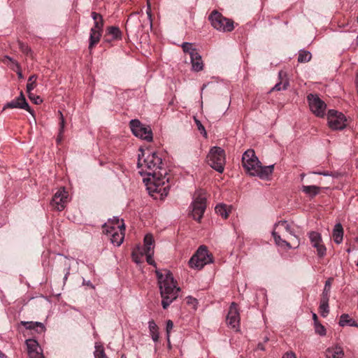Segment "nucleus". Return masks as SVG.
Here are the masks:
<instances>
[{
    "instance_id": "obj_59",
    "label": "nucleus",
    "mask_w": 358,
    "mask_h": 358,
    "mask_svg": "<svg viewBox=\"0 0 358 358\" xmlns=\"http://www.w3.org/2000/svg\"><path fill=\"white\" fill-rule=\"evenodd\" d=\"M268 341V337H265L264 341L265 343H266Z\"/></svg>"
},
{
    "instance_id": "obj_19",
    "label": "nucleus",
    "mask_w": 358,
    "mask_h": 358,
    "mask_svg": "<svg viewBox=\"0 0 358 358\" xmlns=\"http://www.w3.org/2000/svg\"><path fill=\"white\" fill-rule=\"evenodd\" d=\"M274 169V164L269 166H262V163L259 164L255 171H252V176H257L261 179H268L272 174Z\"/></svg>"
},
{
    "instance_id": "obj_17",
    "label": "nucleus",
    "mask_w": 358,
    "mask_h": 358,
    "mask_svg": "<svg viewBox=\"0 0 358 358\" xmlns=\"http://www.w3.org/2000/svg\"><path fill=\"white\" fill-rule=\"evenodd\" d=\"M308 235L312 246L317 250V255L320 257H323L326 255L327 248L322 243L320 234L316 231H310Z\"/></svg>"
},
{
    "instance_id": "obj_60",
    "label": "nucleus",
    "mask_w": 358,
    "mask_h": 358,
    "mask_svg": "<svg viewBox=\"0 0 358 358\" xmlns=\"http://www.w3.org/2000/svg\"><path fill=\"white\" fill-rule=\"evenodd\" d=\"M206 87V85H203L202 87V90Z\"/></svg>"
},
{
    "instance_id": "obj_42",
    "label": "nucleus",
    "mask_w": 358,
    "mask_h": 358,
    "mask_svg": "<svg viewBox=\"0 0 358 358\" xmlns=\"http://www.w3.org/2000/svg\"><path fill=\"white\" fill-rule=\"evenodd\" d=\"M27 94L29 99L35 104L38 105L42 103V99L39 96L33 94L31 91H29V92H27Z\"/></svg>"
},
{
    "instance_id": "obj_53",
    "label": "nucleus",
    "mask_w": 358,
    "mask_h": 358,
    "mask_svg": "<svg viewBox=\"0 0 358 358\" xmlns=\"http://www.w3.org/2000/svg\"><path fill=\"white\" fill-rule=\"evenodd\" d=\"M132 257H133V259H134V261L136 263L138 264V263H140V262H141L140 258L138 257V255H136L135 254V252H133V253H132Z\"/></svg>"
},
{
    "instance_id": "obj_10",
    "label": "nucleus",
    "mask_w": 358,
    "mask_h": 358,
    "mask_svg": "<svg viewBox=\"0 0 358 358\" xmlns=\"http://www.w3.org/2000/svg\"><path fill=\"white\" fill-rule=\"evenodd\" d=\"M260 164V161L255 155L253 150H246L242 156V164L247 173L250 176L252 171H255L257 166Z\"/></svg>"
},
{
    "instance_id": "obj_23",
    "label": "nucleus",
    "mask_w": 358,
    "mask_h": 358,
    "mask_svg": "<svg viewBox=\"0 0 358 358\" xmlns=\"http://www.w3.org/2000/svg\"><path fill=\"white\" fill-rule=\"evenodd\" d=\"M6 108H22V90L20 91L19 95L16 99L8 102L3 108V110Z\"/></svg>"
},
{
    "instance_id": "obj_31",
    "label": "nucleus",
    "mask_w": 358,
    "mask_h": 358,
    "mask_svg": "<svg viewBox=\"0 0 358 358\" xmlns=\"http://www.w3.org/2000/svg\"><path fill=\"white\" fill-rule=\"evenodd\" d=\"M319 310L321 316L326 317L329 313V301L320 299Z\"/></svg>"
},
{
    "instance_id": "obj_3",
    "label": "nucleus",
    "mask_w": 358,
    "mask_h": 358,
    "mask_svg": "<svg viewBox=\"0 0 358 358\" xmlns=\"http://www.w3.org/2000/svg\"><path fill=\"white\" fill-rule=\"evenodd\" d=\"M208 164L216 171L222 173L226 163L225 152L220 147H213L207 156Z\"/></svg>"
},
{
    "instance_id": "obj_39",
    "label": "nucleus",
    "mask_w": 358,
    "mask_h": 358,
    "mask_svg": "<svg viewBox=\"0 0 358 358\" xmlns=\"http://www.w3.org/2000/svg\"><path fill=\"white\" fill-rule=\"evenodd\" d=\"M141 255H145L146 256V262L148 264L152 265L155 267L157 266V264L154 259H152L154 251H149V252H141Z\"/></svg>"
},
{
    "instance_id": "obj_27",
    "label": "nucleus",
    "mask_w": 358,
    "mask_h": 358,
    "mask_svg": "<svg viewBox=\"0 0 358 358\" xmlns=\"http://www.w3.org/2000/svg\"><path fill=\"white\" fill-rule=\"evenodd\" d=\"M144 247L142 249L141 252H149V251H154V239L153 236L150 234H148L144 237Z\"/></svg>"
},
{
    "instance_id": "obj_47",
    "label": "nucleus",
    "mask_w": 358,
    "mask_h": 358,
    "mask_svg": "<svg viewBox=\"0 0 358 358\" xmlns=\"http://www.w3.org/2000/svg\"><path fill=\"white\" fill-rule=\"evenodd\" d=\"M277 227H283L287 231L292 234L291 227L289 224L287 222V221H280L278 224H276Z\"/></svg>"
},
{
    "instance_id": "obj_5",
    "label": "nucleus",
    "mask_w": 358,
    "mask_h": 358,
    "mask_svg": "<svg viewBox=\"0 0 358 358\" xmlns=\"http://www.w3.org/2000/svg\"><path fill=\"white\" fill-rule=\"evenodd\" d=\"M206 192L203 189H199L194 194L192 203V215L194 220L200 222L206 209Z\"/></svg>"
},
{
    "instance_id": "obj_57",
    "label": "nucleus",
    "mask_w": 358,
    "mask_h": 358,
    "mask_svg": "<svg viewBox=\"0 0 358 358\" xmlns=\"http://www.w3.org/2000/svg\"><path fill=\"white\" fill-rule=\"evenodd\" d=\"M6 355L0 350V358H6Z\"/></svg>"
},
{
    "instance_id": "obj_20",
    "label": "nucleus",
    "mask_w": 358,
    "mask_h": 358,
    "mask_svg": "<svg viewBox=\"0 0 358 358\" xmlns=\"http://www.w3.org/2000/svg\"><path fill=\"white\" fill-rule=\"evenodd\" d=\"M326 358H343L344 352L341 346L336 345L328 348L325 351Z\"/></svg>"
},
{
    "instance_id": "obj_2",
    "label": "nucleus",
    "mask_w": 358,
    "mask_h": 358,
    "mask_svg": "<svg viewBox=\"0 0 358 358\" xmlns=\"http://www.w3.org/2000/svg\"><path fill=\"white\" fill-rule=\"evenodd\" d=\"M164 272L163 273L159 270L155 271L162 298V305L164 309H166L178 298L180 289L176 287L173 274L167 270Z\"/></svg>"
},
{
    "instance_id": "obj_55",
    "label": "nucleus",
    "mask_w": 358,
    "mask_h": 358,
    "mask_svg": "<svg viewBox=\"0 0 358 358\" xmlns=\"http://www.w3.org/2000/svg\"><path fill=\"white\" fill-rule=\"evenodd\" d=\"M188 303H197V301L196 299H194L192 297H189V299H188V301H187Z\"/></svg>"
},
{
    "instance_id": "obj_7",
    "label": "nucleus",
    "mask_w": 358,
    "mask_h": 358,
    "mask_svg": "<svg viewBox=\"0 0 358 358\" xmlns=\"http://www.w3.org/2000/svg\"><path fill=\"white\" fill-rule=\"evenodd\" d=\"M91 16L94 21V25L90 29L89 49H92L99 42L103 27V20L101 14L92 12Z\"/></svg>"
},
{
    "instance_id": "obj_34",
    "label": "nucleus",
    "mask_w": 358,
    "mask_h": 358,
    "mask_svg": "<svg viewBox=\"0 0 358 358\" xmlns=\"http://www.w3.org/2000/svg\"><path fill=\"white\" fill-rule=\"evenodd\" d=\"M311 53L306 50H300L298 56V62L300 63L308 62L311 59Z\"/></svg>"
},
{
    "instance_id": "obj_49",
    "label": "nucleus",
    "mask_w": 358,
    "mask_h": 358,
    "mask_svg": "<svg viewBox=\"0 0 358 358\" xmlns=\"http://www.w3.org/2000/svg\"><path fill=\"white\" fill-rule=\"evenodd\" d=\"M66 268H65V274H64V279H63L64 284L66 283V281L67 280V279L69 278V275L70 274V270H71L70 264H66Z\"/></svg>"
},
{
    "instance_id": "obj_32",
    "label": "nucleus",
    "mask_w": 358,
    "mask_h": 358,
    "mask_svg": "<svg viewBox=\"0 0 358 358\" xmlns=\"http://www.w3.org/2000/svg\"><path fill=\"white\" fill-rule=\"evenodd\" d=\"M331 286V278H329L325 282L324 287L322 294L321 295L320 299L329 301Z\"/></svg>"
},
{
    "instance_id": "obj_9",
    "label": "nucleus",
    "mask_w": 358,
    "mask_h": 358,
    "mask_svg": "<svg viewBox=\"0 0 358 358\" xmlns=\"http://www.w3.org/2000/svg\"><path fill=\"white\" fill-rule=\"evenodd\" d=\"M328 124L334 130L343 129L347 124V119L342 113L335 110H329L327 115Z\"/></svg>"
},
{
    "instance_id": "obj_13",
    "label": "nucleus",
    "mask_w": 358,
    "mask_h": 358,
    "mask_svg": "<svg viewBox=\"0 0 358 358\" xmlns=\"http://www.w3.org/2000/svg\"><path fill=\"white\" fill-rule=\"evenodd\" d=\"M144 24L141 22L140 18L138 17V13H132L128 17L125 28L127 35L129 34L137 35L140 30L144 27Z\"/></svg>"
},
{
    "instance_id": "obj_44",
    "label": "nucleus",
    "mask_w": 358,
    "mask_h": 358,
    "mask_svg": "<svg viewBox=\"0 0 358 358\" xmlns=\"http://www.w3.org/2000/svg\"><path fill=\"white\" fill-rule=\"evenodd\" d=\"M288 85V82L284 83V84H282V82H279L276 83L274 87L271 90V92L272 91H280L281 90H286Z\"/></svg>"
},
{
    "instance_id": "obj_14",
    "label": "nucleus",
    "mask_w": 358,
    "mask_h": 358,
    "mask_svg": "<svg viewBox=\"0 0 358 358\" xmlns=\"http://www.w3.org/2000/svg\"><path fill=\"white\" fill-rule=\"evenodd\" d=\"M29 358H44L43 350L36 338H28L25 340Z\"/></svg>"
},
{
    "instance_id": "obj_28",
    "label": "nucleus",
    "mask_w": 358,
    "mask_h": 358,
    "mask_svg": "<svg viewBox=\"0 0 358 358\" xmlns=\"http://www.w3.org/2000/svg\"><path fill=\"white\" fill-rule=\"evenodd\" d=\"M215 210L216 213L224 219H227L230 213V210L228 208L227 206L223 203L217 204Z\"/></svg>"
},
{
    "instance_id": "obj_52",
    "label": "nucleus",
    "mask_w": 358,
    "mask_h": 358,
    "mask_svg": "<svg viewBox=\"0 0 358 358\" xmlns=\"http://www.w3.org/2000/svg\"><path fill=\"white\" fill-rule=\"evenodd\" d=\"M282 358H296V355L294 352H287L283 356Z\"/></svg>"
},
{
    "instance_id": "obj_22",
    "label": "nucleus",
    "mask_w": 358,
    "mask_h": 358,
    "mask_svg": "<svg viewBox=\"0 0 358 358\" xmlns=\"http://www.w3.org/2000/svg\"><path fill=\"white\" fill-rule=\"evenodd\" d=\"M322 187L316 185H303L301 191L310 198L315 197L319 194Z\"/></svg>"
},
{
    "instance_id": "obj_50",
    "label": "nucleus",
    "mask_w": 358,
    "mask_h": 358,
    "mask_svg": "<svg viewBox=\"0 0 358 358\" xmlns=\"http://www.w3.org/2000/svg\"><path fill=\"white\" fill-rule=\"evenodd\" d=\"M23 51H24V55H26L27 56H30L32 57L33 52H32L31 50L28 46L25 47L24 45Z\"/></svg>"
},
{
    "instance_id": "obj_1",
    "label": "nucleus",
    "mask_w": 358,
    "mask_h": 358,
    "mask_svg": "<svg viewBox=\"0 0 358 358\" xmlns=\"http://www.w3.org/2000/svg\"><path fill=\"white\" fill-rule=\"evenodd\" d=\"M141 154H138L137 166L141 169L139 171L141 175H147V178H143V182L147 187L148 192H162V195H167L170 189L168 184L169 177L168 176L167 169L164 166L162 159L157 152H147L145 156V151L140 148Z\"/></svg>"
},
{
    "instance_id": "obj_6",
    "label": "nucleus",
    "mask_w": 358,
    "mask_h": 358,
    "mask_svg": "<svg viewBox=\"0 0 358 358\" xmlns=\"http://www.w3.org/2000/svg\"><path fill=\"white\" fill-rule=\"evenodd\" d=\"M213 262V257L208 253L207 247L201 245L195 254L190 258L189 264L191 268L201 269L205 265Z\"/></svg>"
},
{
    "instance_id": "obj_43",
    "label": "nucleus",
    "mask_w": 358,
    "mask_h": 358,
    "mask_svg": "<svg viewBox=\"0 0 358 358\" xmlns=\"http://www.w3.org/2000/svg\"><path fill=\"white\" fill-rule=\"evenodd\" d=\"M194 122H195V124L197 127V129L198 130L201 132V134H203V136L204 137H207V133H206V131L205 129V127L203 126V124H201V121L199 120L198 119H196L195 117L194 118Z\"/></svg>"
},
{
    "instance_id": "obj_25",
    "label": "nucleus",
    "mask_w": 358,
    "mask_h": 358,
    "mask_svg": "<svg viewBox=\"0 0 358 358\" xmlns=\"http://www.w3.org/2000/svg\"><path fill=\"white\" fill-rule=\"evenodd\" d=\"M148 328L152 339L154 342H157L159 338V328L153 320L149 321Z\"/></svg>"
},
{
    "instance_id": "obj_35",
    "label": "nucleus",
    "mask_w": 358,
    "mask_h": 358,
    "mask_svg": "<svg viewBox=\"0 0 358 358\" xmlns=\"http://www.w3.org/2000/svg\"><path fill=\"white\" fill-rule=\"evenodd\" d=\"M109 227L114 226L116 229H118L119 231H124L125 227L123 223V220H122V224H120V220L117 217H114L112 220H109L108 223H106Z\"/></svg>"
},
{
    "instance_id": "obj_36",
    "label": "nucleus",
    "mask_w": 358,
    "mask_h": 358,
    "mask_svg": "<svg viewBox=\"0 0 358 358\" xmlns=\"http://www.w3.org/2000/svg\"><path fill=\"white\" fill-rule=\"evenodd\" d=\"M36 79L37 76L36 75H32L29 78L26 86L27 92H29V91H32L35 88L36 86Z\"/></svg>"
},
{
    "instance_id": "obj_21",
    "label": "nucleus",
    "mask_w": 358,
    "mask_h": 358,
    "mask_svg": "<svg viewBox=\"0 0 358 358\" xmlns=\"http://www.w3.org/2000/svg\"><path fill=\"white\" fill-rule=\"evenodd\" d=\"M190 60L192 66V69L195 71H200L203 69V64L201 56L197 52L196 53H192Z\"/></svg>"
},
{
    "instance_id": "obj_38",
    "label": "nucleus",
    "mask_w": 358,
    "mask_h": 358,
    "mask_svg": "<svg viewBox=\"0 0 358 358\" xmlns=\"http://www.w3.org/2000/svg\"><path fill=\"white\" fill-rule=\"evenodd\" d=\"M182 48L183 51L188 53L192 57V53H196L198 51L196 48H193L191 43L185 42L182 44Z\"/></svg>"
},
{
    "instance_id": "obj_62",
    "label": "nucleus",
    "mask_w": 358,
    "mask_h": 358,
    "mask_svg": "<svg viewBox=\"0 0 358 358\" xmlns=\"http://www.w3.org/2000/svg\"><path fill=\"white\" fill-rule=\"evenodd\" d=\"M357 22H358V17H357Z\"/></svg>"
},
{
    "instance_id": "obj_30",
    "label": "nucleus",
    "mask_w": 358,
    "mask_h": 358,
    "mask_svg": "<svg viewBox=\"0 0 358 358\" xmlns=\"http://www.w3.org/2000/svg\"><path fill=\"white\" fill-rule=\"evenodd\" d=\"M272 236L274 238L276 245L280 247L285 246L287 249H291L292 246L289 243L281 238L280 236L275 231L272 232Z\"/></svg>"
},
{
    "instance_id": "obj_26",
    "label": "nucleus",
    "mask_w": 358,
    "mask_h": 358,
    "mask_svg": "<svg viewBox=\"0 0 358 358\" xmlns=\"http://www.w3.org/2000/svg\"><path fill=\"white\" fill-rule=\"evenodd\" d=\"M338 324L341 327H358V324L357 323V322L353 319L350 318L349 315L348 314L341 315Z\"/></svg>"
},
{
    "instance_id": "obj_15",
    "label": "nucleus",
    "mask_w": 358,
    "mask_h": 358,
    "mask_svg": "<svg viewBox=\"0 0 358 358\" xmlns=\"http://www.w3.org/2000/svg\"><path fill=\"white\" fill-rule=\"evenodd\" d=\"M69 194L64 188L59 189L53 196L50 204L59 211L64 210L67 203Z\"/></svg>"
},
{
    "instance_id": "obj_33",
    "label": "nucleus",
    "mask_w": 358,
    "mask_h": 358,
    "mask_svg": "<svg viewBox=\"0 0 358 358\" xmlns=\"http://www.w3.org/2000/svg\"><path fill=\"white\" fill-rule=\"evenodd\" d=\"M59 113L60 122H59V134L57 138V142L58 144L60 143L62 140L63 133H64V125H65V120H64V117L61 111H59Z\"/></svg>"
},
{
    "instance_id": "obj_16",
    "label": "nucleus",
    "mask_w": 358,
    "mask_h": 358,
    "mask_svg": "<svg viewBox=\"0 0 358 358\" xmlns=\"http://www.w3.org/2000/svg\"><path fill=\"white\" fill-rule=\"evenodd\" d=\"M226 322L227 325L233 329L239 327L240 315L238 309V305L232 302L229 306V312L227 315Z\"/></svg>"
},
{
    "instance_id": "obj_29",
    "label": "nucleus",
    "mask_w": 358,
    "mask_h": 358,
    "mask_svg": "<svg viewBox=\"0 0 358 358\" xmlns=\"http://www.w3.org/2000/svg\"><path fill=\"white\" fill-rule=\"evenodd\" d=\"M106 34L112 36V40H118L122 38V31L117 27H108L106 29Z\"/></svg>"
},
{
    "instance_id": "obj_11",
    "label": "nucleus",
    "mask_w": 358,
    "mask_h": 358,
    "mask_svg": "<svg viewBox=\"0 0 358 358\" xmlns=\"http://www.w3.org/2000/svg\"><path fill=\"white\" fill-rule=\"evenodd\" d=\"M310 110L317 117H323L325 114L326 103L320 99L317 94H310L307 96Z\"/></svg>"
},
{
    "instance_id": "obj_4",
    "label": "nucleus",
    "mask_w": 358,
    "mask_h": 358,
    "mask_svg": "<svg viewBox=\"0 0 358 358\" xmlns=\"http://www.w3.org/2000/svg\"><path fill=\"white\" fill-rule=\"evenodd\" d=\"M211 25L217 30L222 32H230L234 28V21L227 18L216 10L212 11L208 16Z\"/></svg>"
},
{
    "instance_id": "obj_46",
    "label": "nucleus",
    "mask_w": 358,
    "mask_h": 358,
    "mask_svg": "<svg viewBox=\"0 0 358 358\" xmlns=\"http://www.w3.org/2000/svg\"><path fill=\"white\" fill-rule=\"evenodd\" d=\"M173 322L171 320H167L166 331V336H167L168 341H169L170 333H171V331L173 329Z\"/></svg>"
},
{
    "instance_id": "obj_12",
    "label": "nucleus",
    "mask_w": 358,
    "mask_h": 358,
    "mask_svg": "<svg viewBox=\"0 0 358 358\" xmlns=\"http://www.w3.org/2000/svg\"><path fill=\"white\" fill-rule=\"evenodd\" d=\"M103 232L110 236L111 243L116 246H120L124 238V231H119L114 226L109 227L106 224L103 225Z\"/></svg>"
},
{
    "instance_id": "obj_51",
    "label": "nucleus",
    "mask_w": 358,
    "mask_h": 358,
    "mask_svg": "<svg viewBox=\"0 0 358 358\" xmlns=\"http://www.w3.org/2000/svg\"><path fill=\"white\" fill-rule=\"evenodd\" d=\"M315 174L321 175L324 176H333L330 172L329 171H317L314 172Z\"/></svg>"
},
{
    "instance_id": "obj_18",
    "label": "nucleus",
    "mask_w": 358,
    "mask_h": 358,
    "mask_svg": "<svg viewBox=\"0 0 358 358\" xmlns=\"http://www.w3.org/2000/svg\"><path fill=\"white\" fill-rule=\"evenodd\" d=\"M24 329L27 331H29L36 338V335H41L45 331L46 328L45 324L42 322L24 321Z\"/></svg>"
},
{
    "instance_id": "obj_48",
    "label": "nucleus",
    "mask_w": 358,
    "mask_h": 358,
    "mask_svg": "<svg viewBox=\"0 0 358 358\" xmlns=\"http://www.w3.org/2000/svg\"><path fill=\"white\" fill-rule=\"evenodd\" d=\"M24 110L28 111L34 116V110L31 108L30 106L29 105L28 102L26 101L24 97Z\"/></svg>"
},
{
    "instance_id": "obj_41",
    "label": "nucleus",
    "mask_w": 358,
    "mask_h": 358,
    "mask_svg": "<svg viewBox=\"0 0 358 358\" xmlns=\"http://www.w3.org/2000/svg\"><path fill=\"white\" fill-rule=\"evenodd\" d=\"M315 325V333L320 335V336H325L326 335V329L325 327L321 324L320 322L317 323Z\"/></svg>"
},
{
    "instance_id": "obj_58",
    "label": "nucleus",
    "mask_w": 358,
    "mask_h": 358,
    "mask_svg": "<svg viewBox=\"0 0 358 358\" xmlns=\"http://www.w3.org/2000/svg\"><path fill=\"white\" fill-rule=\"evenodd\" d=\"M155 192L160 194V196H166V195H164V194L162 195V194H161V193H162V192H163V191H162L161 192H149V193L151 194V196H153V194H152V193H155Z\"/></svg>"
},
{
    "instance_id": "obj_8",
    "label": "nucleus",
    "mask_w": 358,
    "mask_h": 358,
    "mask_svg": "<svg viewBox=\"0 0 358 358\" xmlns=\"http://www.w3.org/2000/svg\"><path fill=\"white\" fill-rule=\"evenodd\" d=\"M129 126L133 134L148 142L152 141V132L149 126L143 124L138 120H131Z\"/></svg>"
},
{
    "instance_id": "obj_61",
    "label": "nucleus",
    "mask_w": 358,
    "mask_h": 358,
    "mask_svg": "<svg viewBox=\"0 0 358 358\" xmlns=\"http://www.w3.org/2000/svg\"><path fill=\"white\" fill-rule=\"evenodd\" d=\"M87 285H91L90 282H87Z\"/></svg>"
},
{
    "instance_id": "obj_37",
    "label": "nucleus",
    "mask_w": 358,
    "mask_h": 358,
    "mask_svg": "<svg viewBox=\"0 0 358 358\" xmlns=\"http://www.w3.org/2000/svg\"><path fill=\"white\" fill-rule=\"evenodd\" d=\"M94 357L95 358H108L105 353L103 347L101 345H95Z\"/></svg>"
},
{
    "instance_id": "obj_40",
    "label": "nucleus",
    "mask_w": 358,
    "mask_h": 358,
    "mask_svg": "<svg viewBox=\"0 0 358 358\" xmlns=\"http://www.w3.org/2000/svg\"><path fill=\"white\" fill-rule=\"evenodd\" d=\"M10 60L11 62L10 67L12 68V69L17 73L20 78H22V71L21 70L20 64L15 62V61L12 60L11 59H10Z\"/></svg>"
},
{
    "instance_id": "obj_24",
    "label": "nucleus",
    "mask_w": 358,
    "mask_h": 358,
    "mask_svg": "<svg viewBox=\"0 0 358 358\" xmlns=\"http://www.w3.org/2000/svg\"><path fill=\"white\" fill-rule=\"evenodd\" d=\"M343 229L341 224L338 223L334 226L333 230V238L336 243L340 244L343 241Z\"/></svg>"
},
{
    "instance_id": "obj_45",
    "label": "nucleus",
    "mask_w": 358,
    "mask_h": 358,
    "mask_svg": "<svg viewBox=\"0 0 358 358\" xmlns=\"http://www.w3.org/2000/svg\"><path fill=\"white\" fill-rule=\"evenodd\" d=\"M147 15H148V24L150 26V28L152 29V12L150 8V3L148 2V8L146 10Z\"/></svg>"
},
{
    "instance_id": "obj_54",
    "label": "nucleus",
    "mask_w": 358,
    "mask_h": 358,
    "mask_svg": "<svg viewBox=\"0 0 358 358\" xmlns=\"http://www.w3.org/2000/svg\"><path fill=\"white\" fill-rule=\"evenodd\" d=\"M313 320L314 321V324L319 323L317 315L315 313H313Z\"/></svg>"
},
{
    "instance_id": "obj_56",
    "label": "nucleus",
    "mask_w": 358,
    "mask_h": 358,
    "mask_svg": "<svg viewBox=\"0 0 358 358\" xmlns=\"http://www.w3.org/2000/svg\"><path fill=\"white\" fill-rule=\"evenodd\" d=\"M257 349L258 350H264L265 348H264V344L262 343H259L258 345H257Z\"/></svg>"
}]
</instances>
